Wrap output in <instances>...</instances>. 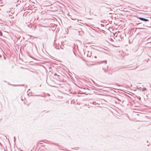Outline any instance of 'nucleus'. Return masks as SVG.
Segmentation results:
<instances>
[{
  "mask_svg": "<svg viewBox=\"0 0 151 151\" xmlns=\"http://www.w3.org/2000/svg\"><path fill=\"white\" fill-rule=\"evenodd\" d=\"M54 75L55 76H59V75H58L57 74V73H55V74H54Z\"/></svg>",
  "mask_w": 151,
  "mask_h": 151,
  "instance_id": "39448f33",
  "label": "nucleus"
},
{
  "mask_svg": "<svg viewBox=\"0 0 151 151\" xmlns=\"http://www.w3.org/2000/svg\"><path fill=\"white\" fill-rule=\"evenodd\" d=\"M106 62H107L106 61V60H105V61H103L101 62L100 63H106Z\"/></svg>",
  "mask_w": 151,
  "mask_h": 151,
  "instance_id": "f03ea898",
  "label": "nucleus"
},
{
  "mask_svg": "<svg viewBox=\"0 0 151 151\" xmlns=\"http://www.w3.org/2000/svg\"><path fill=\"white\" fill-rule=\"evenodd\" d=\"M103 70H104V72H106L107 70H105V69L104 70V68H103Z\"/></svg>",
  "mask_w": 151,
  "mask_h": 151,
  "instance_id": "423d86ee",
  "label": "nucleus"
},
{
  "mask_svg": "<svg viewBox=\"0 0 151 151\" xmlns=\"http://www.w3.org/2000/svg\"><path fill=\"white\" fill-rule=\"evenodd\" d=\"M2 35V32L0 31V36H1Z\"/></svg>",
  "mask_w": 151,
  "mask_h": 151,
  "instance_id": "20e7f679",
  "label": "nucleus"
},
{
  "mask_svg": "<svg viewBox=\"0 0 151 151\" xmlns=\"http://www.w3.org/2000/svg\"><path fill=\"white\" fill-rule=\"evenodd\" d=\"M137 18L138 19H139L145 22H147L149 21V20L148 19L143 18L139 17H137Z\"/></svg>",
  "mask_w": 151,
  "mask_h": 151,
  "instance_id": "f257e3e1",
  "label": "nucleus"
},
{
  "mask_svg": "<svg viewBox=\"0 0 151 151\" xmlns=\"http://www.w3.org/2000/svg\"><path fill=\"white\" fill-rule=\"evenodd\" d=\"M14 140L15 139V137H14Z\"/></svg>",
  "mask_w": 151,
  "mask_h": 151,
  "instance_id": "1a4fd4ad",
  "label": "nucleus"
},
{
  "mask_svg": "<svg viewBox=\"0 0 151 151\" xmlns=\"http://www.w3.org/2000/svg\"><path fill=\"white\" fill-rule=\"evenodd\" d=\"M138 98L139 99V100H141V98L140 97H138Z\"/></svg>",
  "mask_w": 151,
  "mask_h": 151,
  "instance_id": "0eeeda50",
  "label": "nucleus"
},
{
  "mask_svg": "<svg viewBox=\"0 0 151 151\" xmlns=\"http://www.w3.org/2000/svg\"><path fill=\"white\" fill-rule=\"evenodd\" d=\"M138 89V90H140L141 89V88L140 87V88H137Z\"/></svg>",
  "mask_w": 151,
  "mask_h": 151,
  "instance_id": "6e6552de",
  "label": "nucleus"
},
{
  "mask_svg": "<svg viewBox=\"0 0 151 151\" xmlns=\"http://www.w3.org/2000/svg\"><path fill=\"white\" fill-rule=\"evenodd\" d=\"M146 90V88H142V90L143 91H144V90Z\"/></svg>",
  "mask_w": 151,
  "mask_h": 151,
  "instance_id": "7ed1b4c3",
  "label": "nucleus"
},
{
  "mask_svg": "<svg viewBox=\"0 0 151 151\" xmlns=\"http://www.w3.org/2000/svg\"><path fill=\"white\" fill-rule=\"evenodd\" d=\"M120 37H121L122 38V36H120Z\"/></svg>",
  "mask_w": 151,
  "mask_h": 151,
  "instance_id": "9d476101",
  "label": "nucleus"
}]
</instances>
